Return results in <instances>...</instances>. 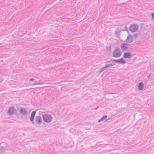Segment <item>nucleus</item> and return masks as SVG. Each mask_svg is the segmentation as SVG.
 <instances>
[{
	"instance_id": "nucleus-1",
	"label": "nucleus",
	"mask_w": 154,
	"mask_h": 154,
	"mask_svg": "<svg viewBox=\"0 0 154 154\" xmlns=\"http://www.w3.org/2000/svg\"><path fill=\"white\" fill-rule=\"evenodd\" d=\"M44 121L46 122H49L52 120L51 116L48 114L44 115L43 116Z\"/></svg>"
},
{
	"instance_id": "nucleus-2",
	"label": "nucleus",
	"mask_w": 154,
	"mask_h": 154,
	"mask_svg": "<svg viewBox=\"0 0 154 154\" xmlns=\"http://www.w3.org/2000/svg\"><path fill=\"white\" fill-rule=\"evenodd\" d=\"M122 54V52L119 49H116L114 51L113 54V57H119Z\"/></svg>"
},
{
	"instance_id": "nucleus-3",
	"label": "nucleus",
	"mask_w": 154,
	"mask_h": 154,
	"mask_svg": "<svg viewBox=\"0 0 154 154\" xmlns=\"http://www.w3.org/2000/svg\"><path fill=\"white\" fill-rule=\"evenodd\" d=\"M130 29L132 32H135L138 30V28L137 25L134 24L131 26Z\"/></svg>"
},
{
	"instance_id": "nucleus-4",
	"label": "nucleus",
	"mask_w": 154,
	"mask_h": 154,
	"mask_svg": "<svg viewBox=\"0 0 154 154\" xmlns=\"http://www.w3.org/2000/svg\"><path fill=\"white\" fill-rule=\"evenodd\" d=\"M42 120L40 116H37L35 119V124H40L42 123Z\"/></svg>"
},
{
	"instance_id": "nucleus-5",
	"label": "nucleus",
	"mask_w": 154,
	"mask_h": 154,
	"mask_svg": "<svg viewBox=\"0 0 154 154\" xmlns=\"http://www.w3.org/2000/svg\"><path fill=\"white\" fill-rule=\"evenodd\" d=\"M14 112V108L12 107H10L8 111V113L10 115H11L13 114Z\"/></svg>"
},
{
	"instance_id": "nucleus-6",
	"label": "nucleus",
	"mask_w": 154,
	"mask_h": 154,
	"mask_svg": "<svg viewBox=\"0 0 154 154\" xmlns=\"http://www.w3.org/2000/svg\"><path fill=\"white\" fill-rule=\"evenodd\" d=\"M36 113L35 111H33L31 114V120L32 122H33L34 119L35 117Z\"/></svg>"
},
{
	"instance_id": "nucleus-7",
	"label": "nucleus",
	"mask_w": 154,
	"mask_h": 154,
	"mask_svg": "<svg viewBox=\"0 0 154 154\" xmlns=\"http://www.w3.org/2000/svg\"><path fill=\"white\" fill-rule=\"evenodd\" d=\"M117 61L120 63L125 64V61L123 59H121L119 60H117Z\"/></svg>"
},
{
	"instance_id": "nucleus-8",
	"label": "nucleus",
	"mask_w": 154,
	"mask_h": 154,
	"mask_svg": "<svg viewBox=\"0 0 154 154\" xmlns=\"http://www.w3.org/2000/svg\"><path fill=\"white\" fill-rule=\"evenodd\" d=\"M127 41L128 42H131L133 41L132 37L130 35L127 38Z\"/></svg>"
},
{
	"instance_id": "nucleus-9",
	"label": "nucleus",
	"mask_w": 154,
	"mask_h": 154,
	"mask_svg": "<svg viewBox=\"0 0 154 154\" xmlns=\"http://www.w3.org/2000/svg\"><path fill=\"white\" fill-rule=\"evenodd\" d=\"M131 56V54L129 53H126L124 55V57L126 58L130 57Z\"/></svg>"
},
{
	"instance_id": "nucleus-10",
	"label": "nucleus",
	"mask_w": 154,
	"mask_h": 154,
	"mask_svg": "<svg viewBox=\"0 0 154 154\" xmlns=\"http://www.w3.org/2000/svg\"><path fill=\"white\" fill-rule=\"evenodd\" d=\"M143 83L140 82L139 85V88L140 89L142 90L143 88Z\"/></svg>"
},
{
	"instance_id": "nucleus-11",
	"label": "nucleus",
	"mask_w": 154,
	"mask_h": 154,
	"mask_svg": "<svg viewBox=\"0 0 154 154\" xmlns=\"http://www.w3.org/2000/svg\"><path fill=\"white\" fill-rule=\"evenodd\" d=\"M107 117L106 116H104L101 119L99 120V122H100L101 121H102L104 119H106L107 118Z\"/></svg>"
},
{
	"instance_id": "nucleus-12",
	"label": "nucleus",
	"mask_w": 154,
	"mask_h": 154,
	"mask_svg": "<svg viewBox=\"0 0 154 154\" xmlns=\"http://www.w3.org/2000/svg\"><path fill=\"white\" fill-rule=\"evenodd\" d=\"M21 112L23 113H24L26 112V110L24 109H22L20 110Z\"/></svg>"
},
{
	"instance_id": "nucleus-13",
	"label": "nucleus",
	"mask_w": 154,
	"mask_h": 154,
	"mask_svg": "<svg viewBox=\"0 0 154 154\" xmlns=\"http://www.w3.org/2000/svg\"><path fill=\"white\" fill-rule=\"evenodd\" d=\"M127 48V47H125V46L124 45L122 47V50L123 51H125L126 50Z\"/></svg>"
},
{
	"instance_id": "nucleus-14",
	"label": "nucleus",
	"mask_w": 154,
	"mask_h": 154,
	"mask_svg": "<svg viewBox=\"0 0 154 154\" xmlns=\"http://www.w3.org/2000/svg\"><path fill=\"white\" fill-rule=\"evenodd\" d=\"M113 66V65H111V64H110V65H107L106 66V67H106V68H108V67H110V66Z\"/></svg>"
},
{
	"instance_id": "nucleus-15",
	"label": "nucleus",
	"mask_w": 154,
	"mask_h": 154,
	"mask_svg": "<svg viewBox=\"0 0 154 154\" xmlns=\"http://www.w3.org/2000/svg\"><path fill=\"white\" fill-rule=\"evenodd\" d=\"M152 17L154 19V13L152 14Z\"/></svg>"
},
{
	"instance_id": "nucleus-16",
	"label": "nucleus",
	"mask_w": 154,
	"mask_h": 154,
	"mask_svg": "<svg viewBox=\"0 0 154 154\" xmlns=\"http://www.w3.org/2000/svg\"><path fill=\"white\" fill-rule=\"evenodd\" d=\"M33 80H34V79H30V81H33Z\"/></svg>"
}]
</instances>
